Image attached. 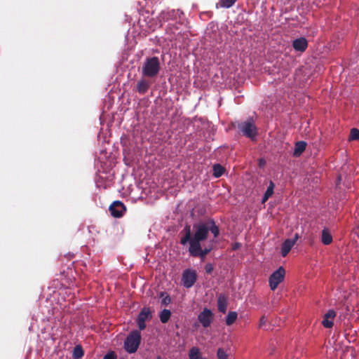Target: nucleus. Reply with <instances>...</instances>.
I'll use <instances>...</instances> for the list:
<instances>
[{
    "label": "nucleus",
    "instance_id": "20e7f679",
    "mask_svg": "<svg viewBox=\"0 0 359 359\" xmlns=\"http://www.w3.org/2000/svg\"><path fill=\"white\" fill-rule=\"evenodd\" d=\"M141 333L139 330H133L124 341V349L128 353H135L141 343Z\"/></svg>",
    "mask_w": 359,
    "mask_h": 359
},
{
    "label": "nucleus",
    "instance_id": "a878e982",
    "mask_svg": "<svg viewBox=\"0 0 359 359\" xmlns=\"http://www.w3.org/2000/svg\"><path fill=\"white\" fill-rule=\"evenodd\" d=\"M217 355L218 359H228L227 354L226 353L224 350L222 348H219L217 350Z\"/></svg>",
    "mask_w": 359,
    "mask_h": 359
},
{
    "label": "nucleus",
    "instance_id": "9b49d317",
    "mask_svg": "<svg viewBox=\"0 0 359 359\" xmlns=\"http://www.w3.org/2000/svg\"><path fill=\"white\" fill-rule=\"evenodd\" d=\"M299 238V235L297 233L295 234V236L293 239H286L282 244L281 246V255L285 257L287 255V254L291 250L292 248L294 245L296 241Z\"/></svg>",
    "mask_w": 359,
    "mask_h": 359
},
{
    "label": "nucleus",
    "instance_id": "f3484780",
    "mask_svg": "<svg viewBox=\"0 0 359 359\" xmlns=\"http://www.w3.org/2000/svg\"><path fill=\"white\" fill-rule=\"evenodd\" d=\"M321 241L326 245H330L332 242V236L327 228H324L322 231Z\"/></svg>",
    "mask_w": 359,
    "mask_h": 359
},
{
    "label": "nucleus",
    "instance_id": "9d476101",
    "mask_svg": "<svg viewBox=\"0 0 359 359\" xmlns=\"http://www.w3.org/2000/svg\"><path fill=\"white\" fill-rule=\"evenodd\" d=\"M109 211L113 217H120L126 211V207L122 202L116 201L109 206Z\"/></svg>",
    "mask_w": 359,
    "mask_h": 359
},
{
    "label": "nucleus",
    "instance_id": "dca6fc26",
    "mask_svg": "<svg viewBox=\"0 0 359 359\" xmlns=\"http://www.w3.org/2000/svg\"><path fill=\"white\" fill-rule=\"evenodd\" d=\"M306 147V142H304V141L297 142L294 145V151H293L294 156H300L303 153V151H305Z\"/></svg>",
    "mask_w": 359,
    "mask_h": 359
},
{
    "label": "nucleus",
    "instance_id": "5701e85b",
    "mask_svg": "<svg viewBox=\"0 0 359 359\" xmlns=\"http://www.w3.org/2000/svg\"><path fill=\"white\" fill-rule=\"evenodd\" d=\"M348 140V142L359 140V130L358 128L351 129Z\"/></svg>",
    "mask_w": 359,
    "mask_h": 359
},
{
    "label": "nucleus",
    "instance_id": "f03ea898",
    "mask_svg": "<svg viewBox=\"0 0 359 359\" xmlns=\"http://www.w3.org/2000/svg\"><path fill=\"white\" fill-rule=\"evenodd\" d=\"M231 127L236 128L240 134L252 141L255 140L258 135V129L252 118L245 121H235L231 123Z\"/></svg>",
    "mask_w": 359,
    "mask_h": 359
},
{
    "label": "nucleus",
    "instance_id": "7c9ffc66",
    "mask_svg": "<svg viewBox=\"0 0 359 359\" xmlns=\"http://www.w3.org/2000/svg\"><path fill=\"white\" fill-rule=\"evenodd\" d=\"M266 323H267L266 318L264 316H262L259 320V327H260V328L263 327L264 325H266Z\"/></svg>",
    "mask_w": 359,
    "mask_h": 359
},
{
    "label": "nucleus",
    "instance_id": "c9c22d12",
    "mask_svg": "<svg viewBox=\"0 0 359 359\" xmlns=\"http://www.w3.org/2000/svg\"><path fill=\"white\" fill-rule=\"evenodd\" d=\"M130 158H123L124 163L126 164H129L130 163Z\"/></svg>",
    "mask_w": 359,
    "mask_h": 359
},
{
    "label": "nucleus",
    "instance_id": "2f4dec72",
    "mask_svg": "<svg viewBox=\"0 0 359 359\" xmlns=\"http://www.w3.org/2000/svg\"><path fill=\"white\" fill-rule=\"evenodd\" d=\"M266 159L265 158H259V166L260 168H263L265 164H266Z\"/></svg>",
    "mask_w": 359,
    "mask_h": 359
},
{
    "label": "nucleus",
    "instance_id": "423d86ee",
    "mask_svg": "<svg viewBox=\"0 0 359 359\" xmlns=\"http://www.w3.org/2000/svg\"><path fill=\"white\" fill-rule=\"evenodd\" d=\"M285 276V270L283 266H280L269 277V282L271 290L274 291L278 285L283 281Z\"/></svg>",
    "mask_w": 359,
    "mask_h": 359
},
{
    "label": "nucleus",
    "instance_id": "7ed1b4c3",
    "mask_svg": "<svg viewBox=\"0 0 359 359\" xmlns=\"http://www.w3.org/2000/svg\"><path fill=\"white\" fill-rule=\"evenodd\" d=\"M161 70V62L158 57H147L142 64V74L144 77L154 78Z\"/></svg>",
    "mask_w": 359,
    "mask_h": 359
},
{
    "label": "nucleus",
    "instance_id": "6e6552de",
    "mask_svg": "<svg viewBox=\"0 0 359 359\" xmlns=\"http://www.w3.org/2000/svg\"><path fill=\"white\" fill-rule=\"evenodd\" d=\"M152 318L151 309L149 307H144L140 312L137 318V323L140 330L146 328V321Z\"/></svg>",
    "mask_w": 359,
    "mask_h": 359
},
{
    "label": "nucleus",
    "instance_id": "aec40b11",
    "mask_svg": "<svg viewBox=\"0 0 359 359\" xmlns=\"http://www.w3.org/2000/svg\"><path fill=\"white\" fill-rule=\"evenodd\" d=\"M84 355L83 348L81 345H76L73 350L72 357L74 359H81Z\"/></svg>",
    "mask_w": 359,
    "mask_h": 359
},
{
    "label": "nucleus",
    "instance_id": "39448f33",
    "mask_svg": "<svg viewBox=\"0 0 359 359\" xmlns=\"http://www.w3.org/2000/svg\"><path fill=\"white\" fill-rule=\"evenodd\" d=\"M212 250V245H209L208 246L202 248V245L197 244L189 245V252L191 257H199L201 261H204L208 254H209Z\"/></svg>",
    "mask_w": 359,
    "mask_h": 359
},
{
    "label": "nucleus",
    "instance_id": "a211bd4d",
    "mask_svg": "<svg viewBox=\"0 0 359 359\" xmlns=\"http://www.w3.org/2000/svg\"><path fill=\"white\" fill-rule=\"evenodd\" d=\"M178 13H179V11H176L175 10H172L170 11H167V12L163 11L160 14V18L161 20H163L164 21H168V20L174 19Z\"/></svg>",
    "mask_w": 359,
    "mask_h": 359
},
{
    "label": "nucleus",
    "instance_id": "f8f14e48",
    "mask_svg": "<svg viewBox=\"0 0 359 359\" xmlns=\"http://www.w3.org/2000/svg\"><path fill=\"white\" fill-rule=\"evenodd\" d=\"M337 316V312L333 309H330L323 316V319L322 320V325L325 328H331L332 327L334 323L333 320Z\"/></svg>",
    "mask_w": 359,
    "mask_h": 359
},
{
    "label": "nucleus",
    "instance_id": "c756f323",
    "mask_svg": "<svg viewBox=\"0 0 359 359\" xmlns=\"http://www.w3.org/2000/svg\"><path fill=\"white\" fill-rule=\"evenodd\" d=\"M205 272L206 273L208 274H211L212 272L214 270V267L212 266V264L210 263H208L206 264V265L205 266Z\"/></svg>",
    "mask_w": 359,
    "mask_h": 359
},
{
    "label": "nucleus",
    "instance_id": "6ab92c4d",
    "mask_svg": "<svg viewBox=\"0 0 359 359\" xmlns=\"http://www.w3.org/2000/svg\"><path fill=\"white\" fill-rule=\"evenodd\" d=\"M213 176L218 178L220 177L224 172L225 168L219 163H216L212 167Z\"/></svg>",
    "mask_w": 359,
    "mask_h": 359
},
{
    "label": "nucleus",
    "instance_id": "473e14b6",
    "mask_svg": "<svg viewBox=\"0 0 359 359\" xmlns=\"http://www.w3.org/2000/svg\"><path fill=\"white\" fill-rule=\"evenodd\" d=\"M269 197H271V196L267 195L266 194L264 193V195L262 198V203H265L269 198Z\"/></svg>",
    "mask_w": 359,
    "mask_h": 359
},
{
    "label": "nucleus",
    "instance_id": "f257e3e1",
    "mask_svg": "<svg viewBox=\"0 0 359 359\" xmlns=\"http://www.w3.org/2000/svg\"><path fill=\"white\" fill-rule=\"evenodd\" d=\"M210 231L215 238H217L219 234V229L212 219L194 223L192 231L191 226L187 224L181 232L184 235L180 238V243L182 245L187 243L189 245L201 244L207 240Z\"/></svg>",
    "mask_w": 359,
    "mask_h": 359
},
{
    "label": "nucleus",
    "instance_id": "cd10ccee",
    "mask_svg": "<svg viewBox=\"0 0 359 359\" xmlns=\"http://www.w3.org/2000/svg\"><path fill=\"white\" fill-rule=\"evenodd\" d=\"M274 187H275V184L271 180L269 182V184L267 187V189L265 192V194H266L267 195H269V196H272L273 194V189H274Z\"/></svg>",
    "mask_w": 359,
    "mask_h": 359
},
{
    "label": "nucleus",
    "instance_id": "f704fd0d",
    "mask_svg": "<svg viewBox=\"0 0 359 359\" xmlns=\"http://www.w3.org/2000/svg\"><path fill=\"white\" fill-rule=\"evenodd\" d=\"M111 162L110 161L109 165H107L106 168H103V172H107L108 171L109 168L111 167Z\"/></svg>",
    "mask_w": 359,
    "mask_h": 359
},
{
    "label": "nucleus",
    "instance_id": "2eb2a0df",
    "mask_svg": "<svg viewBox=\"0 0 359 359\" xmlns=\"http://www.w3.org/2000/svg\"><path fill=\"white\" fill-rule=\"evenodd\" d=\"M227 299L225 295L219 294L217 299V307L219 312L225 313L227 310Z\"/></svg>",
    "mask_w": 359,
    "mask_h": 359
},
{
    "label": "nucleus",
    "instance_id": "b1692460",
    "mask_svg": "<svg viewBox=\"0 0 359 359\" xmlns=\"http://www.w3.org/2000/svg\"><path fill=\"white\" fill-rule=\"evenodd\" d=\"M159 297H160L161 298H162V299H161V304H162V305L167 306V305H168L169 304H170V302H171V298H170V297L168 294H167L165 292H161L160 293Z\"/></svg>",
    "mask_w": 359,
    "mask_h": 359
},
{
    "label": "nucleus",
    "instance_id": "4be33fe9",
    "mask_svg": "<svg viewBox=\"0 0 359 359\" xmlns=\"http://www.w3.org/2000/svg\"><path fill=\"white\" fill-rule=\"evenodd\" d=\"M171 316V312L168 309H163L160 313V320L162 323H166Z\"/></svg>",
    "mask_w": 359,
    "mask_h": 359
},
{
    "label": "nucleus",
    "instance_id": "4468645a",
    "mask_svg": "<svg viewBox=\"0 0 359 359\" xmlns=\"http://www.w3.org/2000/svg\"><path fill=\"white\" fill-rule=\"evenodd\" d=\"M151 86V82L144 79H142L139 80L137 83V91L140 95H144L149 90Z\"/></svg>",
    "mask_w": 359,
    "mask_h": 359
},
{
    "label": "nucleus",
    "instance_id": "1a4fd4ad",
    "mask_svg": "<svg viewBox=\"0 0 359 359\" xmlns=\"http://www.w3.org/2000/svg\"><path fill=\"white\" fill-rule=\"evenodd\" d=\"M198 320L203 327H208L213 321V313L210 309H204L198 316Z\"/></svg>",
    "mask_w": 359,
    "mask_h": 359
},
{
    "label": "nucleus",
    "instance_id": "e433bc0d",
    "mask_svg": "<svg viewBox=\"0 0 359 359\" xmlns=\"http://www.w3.org/2000/svg\"><path fill=\"white\" fill-rule=\"evenodd\" d=\"M341 180V177L339 175V176L337 177V183H339Z\"/></svg>",
    "mask_w": 359,
    "mask_h": 359
},
{
    "label": "nucleus",
    "instance_id": "0eeeda50",
    "mask_svg": "<svg viewBox=\"0 0 359 359\" xmlns=\"http://www.w3.org/2000/svg\"><path fill=\"white\" fill-rule=\"evenodd\" d=\"M197 280V273L192 269H186L183 271L182 281L186 288L191 287Z\"/></svg>",
    "mask_w": 359,
    "mask_h": 359
},
{
    "label": "nucleus",
    "instance_id": "72a5a7b5",
    "mask_svg": "<svg viewBox=\"0 0 359 359\" xmlns=\"http://www.w3.org/2000/svg\"><path fill=\"white\" fill-rule=\"evenodd\" d=\"M241 246L240 243H234L233 246V250H236V249H238L239 247Z\"/></svg>",
    "mask_w": 359,
    "mask_h": 359
},
{
    "label": "nucleus",
    "instance_id": "412c9836",
    "mask_svg": "<svg viewBox=\"0 0 359 359\" xmlns=\"http://www.w3.org/2000/svg\"><path fill=\"white\" fill-rule=\"evenodd\" d=\"M238 314L236 311H229L226 318V324L231 325L236 320Z\"/></svg>",
    "mask_w": 359,
    "mask_h": 359
},
{
    "label": "nucleus",
    "instance_id": "bb28decb",
    "mask_svg": "<svg viewBox=\"0 0 359 359\" xmlns=\"http://www.w3.org/2000/svg\"><path fill=\"white\" fill-rule=\"evenodd\" d=\"M108 160L109 158H97L95 160V165L96 166H100V167H103L104 165H106L107 163L108 162Z\"/></svg>",
    "mask_w": 359,
    "mask_h": 359
},
{
    "label": "nucleus",
    "instance_id": "393cba45",
    "mask_svg": "<svg viewBox=\"0 0 359 359\" xmlns=\"http://www.w3.org/2000/svg\"><path fill=\"white\" fill-rule=\"evenodd\" d=\"M237 0H220L219 1V6L222 8H231Z\"/></svg>",
    "mask_w": 359,
    "mask_h": 359
},
{
    "label": "nucleus",
    "instance_id": "c85d7f7f",
    "mask_svg": "<svg viewBox=\"0 0 359 359\" xmlns=\"http://www.w3.org/2000/svg\"><path fill=\"white\" fill-rule=\"evenodd\" d=\"M117 355L114 351H109L107 354L104 355V359H116Z\"/></svg>",
    "mask_w": 359,
    "mask_h": 359
},
{
    "label": "nucleus",
    "instance_id": "ddd939ff",
    "mask_svg": "<svg viewBox=\"0 0 359 359\" xmlns=\"http://www.w3.org/2000/svg\"><path fill=\"white\" fill-rule=\"evenodd\" d=\"M293 48L298 52H304L308 47V41L304 37L296 39L292 42Z\"/></svg>",
    "mask_w": 359,
    "mask_h": 359
}]
</instances>
